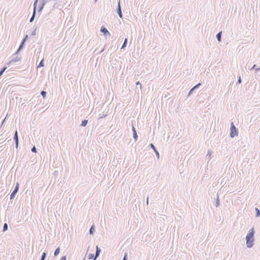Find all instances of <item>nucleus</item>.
<instances>
[{
    "label": "nucleus",
    "instance_id": "4be33fe9",
    "mask_svg": "<svg viewBox=\"0 0 260 260\" xmlns=\"http://www.w3.org/2000/svg\"><path fill=\"white\" fill-rule=\"evenodd\" d=\"M256 216H258L259 215V210L257 209V208H256Z\"/></svg>",
    "mask_w": 260,
    "mask_h": 260
},
{
    "label": "nucleus",
    "instance_id": "9d476101",
    "mask_svg": "<svg viewBox=\"0 0 260 260\" xmlns=\"http://www.w3.org/2000/svg\"><path fill=\"white\" fill-rule=\"evenodd\" d=\"M150 146L155 151V152H156V154L157 155V156H159V153L158 152L156 151V150L155 149V148L154 147V146L152 144H150Z\"/></svg>",
    "mask_w": 260,
    "mask_h": 260
},
{
    "label": "nucleus",
    "instance_id": "f03ea898",
    "mask_svg": "<svg viewBox=\"0 0 260 260\" xmlns=\"http://www.w3.org/2000/svg\"><path fill=\"white\" fill-rule=\"evenodd\" d=\"M238 134V133L237 132L236 128L235 126H234L233 122L231 123V133L230 136L231 137H234L235 136H237Z\"/></svg>",
    "mask_w": 260,
    "mask_h": 260
},
{
    "label": "nucleus",
    "instance_id": "7ed1b4c3",
    "mask_svg": "<svg viewBox=\"0 0 260 260\" xmlns=\"http://www.w3.org/2000/svg\"><path fill=\"white\" fill-rule=\"evenodd\" d=\"M95 259L96 257L95 256L94 257V254L93 253H89L83 260H95Z\"/></svg>",
    "mask_w": 260,
    "mask_h": 260
},
{
    "label": "nucleus",
    "instance_id": "412c9836",
    "mask_svg": "<svg viewBox=\"0 0 260 260\" xmlns=\"http://www.w3.org/2000/svg\"><path fill=\"white\" fill-rule=\"evenodd\" d=\"M45 256H46V253L44 252L43 253L41 260H44L45 257Z\"/></svg>",
    "mask_w": 260,
    "mask_h": 260
},
{
    "label": "nucleus",
    "instance_id": "b1692460",
    "mask_svg": "<svg viewBox=\"0 0 260 260\" xmlns=\"http://www.w3.org/2000/svg\"><path fill=\"white\" fill-rule=\"evenodd\" d=\"M60 260H66V258L65 256H63L61 258Z\"/></svg>",
    "mask_w": 260,
    "mask_h": 260
},
{
    "label": "nucleus",
    "instance_id": "a211bd4d",
    "mask_svg": "<svg viewBox=\"0 0 260 260\" xmlns=\"http://www.w3.org/2000/svg\"><path fill=\"white\" fill-rule=\"evenodd\" d=\"M46 92L44 91H42V92H41V94L42 95V96L44 97V98H45L46 96Z\"/></svg>",
    "mask_w": 260,
    "mask_h": 260
},
{
    "label": "nucleus",
    "instance_id": "2eb2a0df",
    "mask_svg": "<svg viewBox=\"0 0 260 260\" xmlns=\"http://www.w3.org/2000/svg\"><path fill=\"white\" fill-rule=\"evenodd\" d=\"M94 228L93 225H92V226H91V228L90 229V231H89L90 234H92L93 232H94Z\"/></svg>",
    "mask_w": 260,
    "mask_h": 260
},
{
    "label": "nucleus",
    "instance_id": "ddd939ff",
    "mask_svg": "<svg viewBox=\"0 0 260 260\" xmlns=\"http://www.w3.org/2000/svg\"><path fill=\"white\" fill-rule=\"evenodd\" d=\"M59 252H60V249H59V248H57L55 251L54 255H57L59 253Z\"/></svg>",
    "mask_w": 260,
    "mask_h": 260
},
{
    "label": "nucleus",
    "instance_id": "bb28decb",
    "mask_svg": "<svg viewBox=\"0 0 260 260\" xmlns=\"http://www.w3.org/2000/svg\"><path fill=\"white\" fill-rule=\"evenodd\" d=\"M22 45H23V43L21 45V46L19 47V50H20L21 47H22Z\"/></svg>",
    "mask_w": 260,
    "mask_h": 260
},
{
    "label": "nucleus",
    "instance_id": "4468645a",
    "mask_svg": "<svg viewBox=\"0 0 260 260\" xmlns=\"http://www.w3.org/2000/svg\"><path fill=\"white\" fill-rule=\"evenodd\" d=\"M87 123V120H84L82 122L81 125L83 126H85L86 125Z\"/></svg>",
    "mask_w": 260,
    "mask_h": 260
},
{
    "label": "nucleus",
    "instance_id": "a878e982",
    "mask_svg": "<svg viewBox=\"0 0 260 260\" xmlns=\"http://www.w3.org/2000/svg\"><path fill=\"white\" fill-rule=\"evenodd\" d=\"M238 82L239 83H240L241 82V78H240L238 80Z\"/></svg>",
    "mask_w": 260,
    "mask_h": 260
},
{
    "label": "nucleus",
    "instance_id": "f257e3e1",
    "mask_svg": "<svg viewBox=\"0 0 260 260\" xmlns=\"http://www.w3.org/2000/svg\"><path fill=\"white\" fill-rule=\"evenodd\" d=\"M254 234V229L252 228L249 231L248 234L246 236V245L248 247H251L253 244L254 238L253 235Z\"/></svg>",
    "mask_w": 260,
    "mask_h": 260
},
{
    "label": "nucleus",
    "instance_id": "20e7f679",
    "mask_svg": "<svg viewBox=\"0 0 260 260\" xmlns=\"http://www.w3.org/2000/svg\"><path fill=\"white\" fill-rule=\"evenodd\" d=\"M18 188H19V184H18V183H17L16 186L15 188V189L14 190L13 192L11 194V196H10L11 199H13L14 197L15 194L17 192V191L18 190Z\"/></svg>",
    "mask_w": 260,
    "mask_h": 260
},
{
    "label": "nucleus",
    "instance_id": "9b49d317",
    "mask_svg": "<svg viewBox=\"0 0 260 260\" xmlns=\"http://www.w3.org/2000/svg\"><path fill=\"white\" fill-rule=\"evenodd\" d=\"M100 251H101V250L99 248V247L98 246H96V255H95L96 258L97 257V256H98Z\"/></svg>",
    "mask_w": 260,
    "mask_h": 260
},
{
    "label": "nucleus",
    "instance_id": "6e6552de",
    "mask_svg": "<svg viewBox=\"0 0 260 260\" xmlns=\"http://www.w3.org/2000/svg\"><path fill=\"white\" fill-rule=\"evenodd\" d=\"M133 133H134V137L135 139V140H137V133H136L135 128L134 126L133 127Z\"/></svg>",
    "mask_w": 260,
    "mask_h": 260
},
{
    "label": "nucleus",
    "instance_id": "dca6fc26",
    "mask_svg": "<svg viewBox=\"0 0 260 260\" xmlns=\"http://www.w3.org/2000/svg\"><path fill=\"white\" fill-rule=\"evenodd\" d=\"M8 229V225L7 223H5L4 225V231H6Z\"/></svg>",
    "mask_w": 260,
    "mask_h": 260
},
{
    "label": "nucleus",
    "instance_id": "aec40b11",
    "mask_svg": "<svg viewBox=\"0 0 260 260\" xmlns=\"http://www.w3.org/2000/svg\"><path fill=\"white\" fill-rule=\"evenodd\" d=\"M6 68H4L1 72H0V76L3 74L4 71L6 70Z\"/></svg>",
    "mask_w": 260,
    "mask_h": 260
},
{
    "label": "nucleus",
    "instance_id": "393cba45",
    "mask_svg": "<svg viewBox=\"0 0 260 260\" xmlns=\"http://www.w3.org/2000/svg\"><path fill=\"white\" fill-rule=\"evenodd\" d=\"M126 256H127V254H126V253H125V255H124V258H123V260H126Z\"/></svg>",
    "mask_w": 260,
    "mask_h": 260
},
{
    "label": "nucleus",
    "instance_id": "39448f33",
    "mask_svg": "<svg viewBox=\"0 0 260 260\" xmlns=\"http://www.w3.org/2000/svg\"><path fill=\"white\" fill-rule=\"evenodd\" d=\"M37 2H38V0H35V2H34V13H33V15L30 20V22H32L34 19V17H35V13H36V7H37Z\"/></svg>",
    "mask_w": 260,
    "mask_h": 260
},
{
    "label": "nucleus",
    "instance_id": "1a4fd4ad",
    "mask_svg": "<svg viewBox=\"0 0 260 260\" xmlns=\"http://www.w3.org/2000/svg\"><path fill=\"white\" fill-rule=\"evenodd\" d=\"M118 13H119V16L120 17H122V13H121V11L120 6L119 3H118Z\"/></svg>",
    "mask_w": 260,
    "mask_h": 260
},
{
    "label": "nucleus",
    "instance_id": "f8f14e48",
    "mask_svg": "<svg viewBox=\"0 0 260 260\" xmlns=\"http://www.w3.org/2000/svg\"><path fill=\"white\" fill-rule=\"evenodd\" d=\"M221 32H219L217 35V40L219 41H220L221 40Z\"/></svg>",
    "mask_w": 260,
    "mask_h": 260
},
{
    "label": "nucleus",
    "instance_id": "f3484780",
    "mask_svg": "<svg viewBox=\"0 0 260 260\" xmlns=\"http://www.w3.org/2000/svg\"><path fill=\"white\" fill-rule=\"evenodd\" d=\"M43 61V59H42L41 60V61L40 62V63L39 64V66H38V67H43L44 66Z\"/></svg>",
    "mask_w": 260,
    "mask_h": 260
},
{
    "label": "nucleus",
    "instance_id": "5701e85b",
    "mask_svg": "<svg viewBox=\"0 0 260 260\" xmlns=\"http://www.w3.org/2000/svg\"><path fill=\"white\" fill-rule=\"evenodd\" d=\"M31 151L34 152H36V149L35 148V147H34L32 149H31Z\"/></svg>",
    "mask_w": 260,
    "mask_h": 260
},
{
    "label": "nucleus",
    "instance_id": "423d86ee",
    "mask_svg": "<svg viewBox=\"0 0 260 260\" xmlns=\"http://www.w3.org/2000/svg\"><path fill=\"white\" fill-rule=\"evenodd\" d=\"M14 138L16 141V147H17L18 144V135H17V131L15 132Z\"/></svg>",
    "mask_w": 260,
    "mask_h": 260
},
{
    "label": "nucleus",
    "instance_id": "6ab92c4d",
    "mask_svg": "<svg viewBox=\"0 0 260 260\" xmlns=\"http://www.w3.org/2000/svg\"><path fill=\"white\" fill-rule=\"evenodd\" d=\"M127 39H125V40H124V44L122 47V48H124L127 43Z\"/></svg>",
    "mask_w": 260,
    "mask_h": 260
},
{
    "label": "nucleus",
    "instance_id": "0eeeda50",
    "mask_svg": "<svg viewBox=\"0 0 260 260\" xmlns=\"http://www.w3.org/2000/svg\"><path fill=\"white\" fill-rule=\"evenodd\" d=\"M101 30L102 32H104L105 35H106L107 34H109V33L108 31L107 30V29L106 28L104 27H102L101 28Z\"/></svg>",
    "mask_w": 260,
    "mask_h": 260
}]
</instances>
